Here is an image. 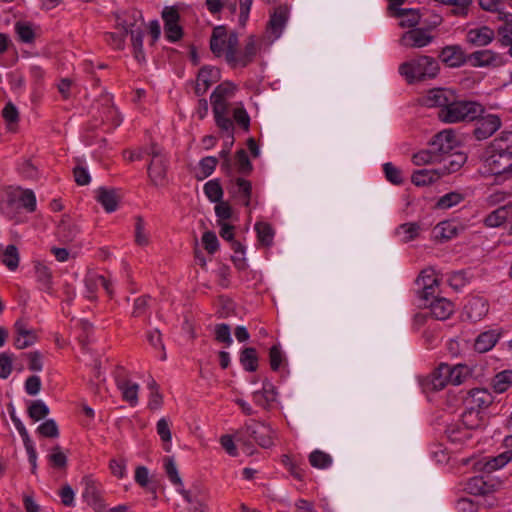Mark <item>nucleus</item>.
Masks as SVG:
<instances>
[{
    "mask_svg": "<svg viewBox=\"0 0 512 512\" xmlns=\"http://www.w3.org/2000/svg\"><path fill=\"white\" fill-rule=\"evenodd\" d=\"M440 58L449 67H460L465 64L466 56L460 46H446L440 53Z\"/></svg>",
    "mask_w": 512,
    "mask_h": 512,
    "instance_id": "25",
    "label": "nucleus"
},
{
    "mask_svg": "<svg viewBox=\"0 0 512 512\" xmlns=\"http://www.w3.org/2000/svg\"><path fill=\"white\" fill-rule=\"evenodd\" d=\"M412 161L415 165L421 166L441 161L435 154L433 149L430 147L427 150H421L415 153L412 157Z\"/></svg>",
    "mask_w": 512,
    "mask_h": 512,
    "instance_id": "58",
    "label": "nucleus"
},
{
    "mask_svg": "<svg viewBox=\"0 0 512 512\" xmlns=\"http://www.w3.org/2000/svg\"><path fill=\"white\" fill-rule=\"evenodd\" d=\"M439 70L436 59L421 55L400 64L398 71L405 80L412 84L425 78H433Z\"/></svg>",
    "mask_w": 512,
    "mask_h": 512,
    "instance_id": "4",
    "label": "nucleus"
},
{
    "mask_svg": "<svg viewBox=\"0 0 512 512\" xmlns=\"http://www.w3.org/2000/svg\"><path fill=\"white\" fill-rule=\"evenodd\" d=\"M37 433L46 438H57L59 436V429L54 419H47L37 428Z\"/></svg>",
    "mask_w": 512,
    "mask_h": 512,
    "instance_id": "62",
    "label": "nucleus"
},
{
    "mask_svg": "<svg viewBox=\"0 0 512 512\" xmlns=\"http://www.w3.org/2000/svg\"><path fill=\"white\" fill-rule=\"evenodd\" d=\"M396 17L400 18L399 25L402 28L414 29L420 22V14L416 9H397Z\"/></svg>",
    "mask_w": 512,
    "mask_h": 512,
    "instance_id": "36",
    "label": "nucleus"
},
{
    "mask_svg": "<svg viewBox=\"0 0 512 512\" xmlns=\"http://www.w3.org/2000/svg\"><path fill=\"white\" fill-rule=\"evenodd\" d=\"M433 41L427 29L414 28L406 31L400 38V45L407 48H422Z\"/></svg>",
    "mask_w": 512,
    "mask_h": 512,
    "instance_id": "14",
    "label": "nucleus"
},
{
    "mask_svg": "<svg viewBox=\"0 0 512 512\" xmlns=\"http://www.w3.org/2000/svg\"><path fill=\"white\" fill-rule=\"evenodd\" d=\"M459 142L452 129H445L437 133L429 145L441 160V157L448 155L455 148H457Z\"/></svg>",
    "mask_w": 512,
    "mask_h": 512,
    "instance_id": "9",
    "label": "nucleus"
},
{
    "mask_svg": "<svg viewBox=\"0 0 512 512\" xmlns=\"http://www.w3.org/2000/svg\"><path fill=\"white\" fill-rule=\"evenodd\" d=\"M332 457L321 450H314L309 455V463L312 467L317 469H327L332 465Z\"/></svg>",
    "mask_w": 512,
    "mask_h": 512,
    "instance_id": "45",
    "label": "nucleus"
},
{
    "mask_svg": "<svg viewBox=\"0 0 512 512\" xmlns=\"http://www.w3.org/2000/svg\"><path fill=\"white\" fill-rule=\"evenodd\" d=\"M493 402V396L486 389H472L465 398V407L471 410L481 411L488 408Z\"/></svg>",
    "mask_w": 512,
    "mask_h": 512,
    "instance_id": "18",
    "label": "nucleus"
},
{
    "mask_svg": "<svg viewBox=\"0 0 512 512\" xmlns=\"http://www.w3.org/2000/svg\"><path fill=\"white\" fill-rule=\"evenodd\" d=\"M488 313V303L484 298L472 297L465 304L463 315L468 320H482Z\"/></svg>",
    "mask_w": 512,
    "mask_h": 512,
    "instance_id": "20",
    "label": "nucleus"
},
{
    "mask_svg": "<svg viewBox=\"0 0 512 512\" xmlns=\"http://www.w3.org/2000/svg\"><path fill=\"white\" fill-rule=\"evenodd\" d=\"M463 200V194L459 192H449L438 199L436 206L439 209H449L461 203Z\"/></svg>",
    "mask_w": 512,
    "mask_h": 512,
    "instance_id": "57",
    "label": "nucleus"
},
{
    "mask_svg": "<svg viewBox=\"0 0 512 512\" xmlns=\"http://www.w3.org/2000/svg\"><path fill=\"white\" fill-rule=\"evenodd\" d=\"M118 388L122 392L123 400L128 402L131 406H135L138 403V389L137 383L130 380H122L118 382Z\"/></svg>",
    "mask_w": 512,
    "mask_h": 512,
    "instance_id": "38",
    "label": "nucleus"
},
{
    "mask_svg": "<svg viewBox=\"0 0 512 512\" xmlns=\"http://www.w3.org/2000/svg\"><path fill=\"white\" fill-rule=\"evenodd\" d=\"M466 160L467 156L462 152L449 153L446 157H441V161H444L443 167L448 174L457 172Z\"/></svg>",
    "mask_w": 512,
    "mask_h": 512,
    "instance_id": "41",
    "label": "nucleus"
},
{
    "mask_svg": "<svg viewBox=\"0 0 512 512\" xmlns=\"http://www.w3.org/2000/svg\"><path fill=\"white\" fill-rule=\"evenodd\" d=\"M483 167L494 176V183L502 185L512 180V151H493L487 147L483 158Z\"/></svg>",
    "mask_w": 512,
    "mask_h": 512,
    "instance_id": "3",
    "label": "nucleus"
},
{
    "mask_svg": "<svg viewBox=\"0 0 512 512\" xmlns=\"http://www.w3.org/2000/svg\"><path fill=\"white\" fill-rule=\"evenodd\" d=\"M2 263L10 270L15 271L19 266V252L14 244L8 245L2 252Z\"/></svg>",
    "mask_w": 512,
    "mask_h": 512,
    "instance_id": "43",
    "label": "nucleus"
},
{
    "mask_svg": "<svg viewBox=\"0 0 512 512\" xmlns=\"http://www.w3.org/2000/svg\"><path fill=\"white\" fill-rule=\"evenodd\" d=\"M151 302L152 299L149 296H141L135 299L132 316L135 318L150 317L151 315L147 314V310L149 309Z\"/></svg>",
    "mask_w": 512,
    "mask_h": 512,
    "instance_id": "59",
    "label": "nucleus"
},
{
    "mask_svg": "<svg viewBox=\"0 0 512 512\" xmlns=\"http://www.w3.org/2000/svg\"><path fill=\"white\" fill-rule=\"evenodd\" d=\"M235 165L238 173L249 175L253 170V165L244 149H240L235 155Z\"/></svg>",
    "mask_w": 512,
    "mask_h": 512,
    "instance_id": "53",
    "label": "nucleus"
},
{
    "mask_svg": "<svg viewBox=\"0 0 512 512\" xmlns=\"http://www.w3.org/2000/svg\"><path fill=\"white\" fill-rule=\"evenodd\" d=\"M274 431L270 425L251 420L236 434V440L248 446L247 452L251 453L250 440L255 441L260 447L268 449L274 445Z\"/></svg>",
    "mask_w": 512,
    "mask_h": 512,
    "instance_id": "5",
    "label": "nucleus"
},
{
    "mask_svg": "<svg viewBox=\"0 0 512 512\" xmlns=\"http://www.w3.org/2000/svg\"><path fill=\"white\" fill-rule=\"evenodd\" d=\"M470 431L480 428L483 425L484 417L481 411L471 410L465 407L460 421Z\"/></svg>",
    "mask_w": 512,
    "mask_h": 512,
    "instance_id": "37",
    "label": "nucleus"
},
{
    "mask_svg": "<svg viewBox=\"0 0 512 512\" xmlns=\"http://www.w3.org/2000/svg\"><path fill=\"white\" fill-rule=\"evenodd\" d=\"M204 193L212 203H218L223 198V189L218 179L209 180L204 185Z\"/></svg>",
    "mask_w": 512,
    "mask_h": 512,
    "instance_id": "47",
    "label": "nucleus"
},
{
    "mask_svg": "<svg viewBox=\"0 0 512 512\" xmlns=\"http://www.w3.org/2000/svg\"><path fill=\"white\" fill-rule=\"evenodd\" d=\"M493 151H512V131H502L489 145Z\"/></svg>",
    "mask_w": 512,
    "mask_h": 512,
    "instance_id": "50",
    "label": "nucleus"
},
{
    "mask_svg": "<svg viewBox=\"0 0 512 512\" xmlns=\"http://www.w3.org/2000/svg\"><path fill=\"white\" fill-rule=\"evenodd\" d=\"M257 53V45L255 38L253 36H250L244 46L243 51L238 52V49L236 48L235 51V61L229 62V65L232 67L241 66L245 67L247 66L255 57Z\"/></svg>",
    "mask_w": 512,
    "mask_h": 512,
    "instance_id": "24",
    "label": "nucleus"
},
{
    "mask_svg": "<svg viewBox=\"0 0 512 512\" xmlns=\"http://www.w3.org/2000/svg\"><path fill=\"white\" fill-rule=\"evenodd\" d=\"M285 361L284 354L280 345L275 344L269 350V363L273 371H278L282 363Z\"/></svg>",
    "mask_w": 512,
    "mask_h": 512,
    "instance_id": "64",
    "label": "nucleus"
},
{
    "mask_svg": "<svg viewBox=\"0 0 512 512\" xmlns=\"http://www.w3.org/2000/svg\"><path fill=\"white\" fill-rule=\"evenodd\" d=\"M97 201L108 213L114 212L118 206V197L115 191L103 187L99 188L98 190Z\"/></svg>",
    "mask_w": 512,
    "mask_h": 512,
    "instance_id": "35",
    "label": "nucleus"
},
{
    "mask_svg": "<svg viewBox=\"0 0 512 512\" xmlns=\"http://www.w3.org/2000/svg\"><path fill=\"white\" fill-rule=\"evenodd\" d=\"M494 38V31L487 26L472 28L468 30L466 34L467 42L474 46H486L490 44Z\"/></svg>",
    "mask_w": 512,
    "mask_h": 512,
    "instance_id": "23",
    "label": "nucleus"
},
{
    "mask_svg": "<svg viewBox=\"0 0 512 512\" xmlns=\"http://www.w3.org/2000/svg\"><path fill=\"white\" fill-rule=\"evenodd\" d=\"M168 158L151 159L148 165V176L155 186H164L167 183Z\"/></svg>",
    "mask_w": 512,
    "mask_h": 512,
    "instance_id": "19",
    "label": "nucleus"
},
{
    "mask_svg": "<svg viewBox=\"0 0 512 512\" xmlns=\"http://www.w3.org/2000/svg\"><path fill=\"white\" fill-rule=\"evenodd\" d=\"M239 39L236 33L228 34L223 26L213 29L210 38V50L216 57L225 56L226 62L235 61V51L238 48Z\"/></svg>",
    "mask_w": 512,
    "mask_h": 512,
    "instance_id": "6",
    "label": "nucleus"
},
{
    "mask_svg": "<svg viewBox=\"0 0 512 512\" xmlns=\"http://www.w3.org/2000/svg\"><path fill=\"white\" fill-rule=\"evenodd\" d=\"M216 313L219 318H243L241 309H236L234 301L224 296L219 297L216 302Z\"/></svg>",
    "mask_w": 512,
    "mask_h": 512,
    "instance_id": "28",
    "label": "nucleus"
},
{
    "mask_svg": "<svg viewBox=\"0 0 512 512\" xmlns=\"http://www.w3.org/2000/svg\"><path fill=\"white\" fill-rule=\"evenodd\" d=\"M455 370L448 364H440L437 369L433 371L429 380L425 384L426 388L432 391H440L449 383L460 384L461 379Z\"/></svg>",
    "mask_w": 512,
    "mask_h": 512,
    "instance_id": "8",
    "label": "nucleus"
},
{
    "mask_svg": "<svg viewBox=\"0 0 512 512\" xmlns=\"http://www.w3.org/2000/svg\"><path fill=\"white\" fill-rule=\"evenodd\" d=\"M240 363L248 372H255L258 368V355L253 347H247L241 351Z\"/></svg>",
    "mask_w": 512,
    "mask_h": 512,
    "instance_id": "42",
    "label": "nucleus"
},
{
    "mask_svg": "<svg viewBox=\"0 0 512 512\" xmlns=\"http://www.w3.org/2000/svg\"><path fill=\"white\" fill-rule=\"evenodd\" d=\"M420 231V226L417 223H404L401 224L397 229L396 233L401 237L403 242H409L415 239Z\"/></svg>",
    "mask_w": 512,
    "mask_h": 512,
    "instance_id": "52",
    "label": "nucleus"
},
{
    "mask_svg": "<svg viewBox=\"0 0 512 512\" xmlns=\"http://www.w3.org/2000/svg\"><path fill=\"white\" fill-rule=\"evenodd\" d=\"M429 313L434 317V320H448L455 311L453 302L444 297H438L432 300L427 307ZM428 312L421 314L423 319L427 318Z\"/></svg>",
    "mask_w": 512,
    "mask_h": 512,
    "instance_id": "15",
    "label": "nucleus"
},
{
    "mask_svg": "<svg viewBox=\"0 0 512 512\" xmlns=\"http://www.w3.org/2000/svg\"><path fill=\"white\" fill-rule=\"evenodd\" d=\"M164 21V33L169 42H177L183 36V29L179 25L180 15L176 8L165 7L162 12Z\"/></svg>",
    "mask_w": 512,
    "mask_h": 512,
    "instance_id": "11",
    "label": "nucleus"
},
{
    "mask_svg": "<svg viewBox=\"0 0 512 512\" xmlns=\"http://www.w3.org/2000/svg\"><path fill=\"white\" fill-rule=\"evenodd\" d=\"M15 32L20 41L24 43H32L35 38V33L32 26L26 22H17L15 24Z\"/></svg>",
    "mask_w": 512,
    "mask_h": 512,
    "instance_id": "61",
    "label": "nucleus"
},
{
    "mask_svg": "<svg viewBox=\"0 0 512 512\" xmlns=\"http://www.w3.org/2000/svg\"><path fill=\"white\" fill-rule=\"evenodd\" d=\"M236 91L237 86L234 83L225 81L220 83L210 96L215 124L221 131L231 132L233 121L245 131L249 130L250 116L244 105L230 102Z\"/></svg>",
    "mask_w": 512,
    "mask_h": 512,
    "instance_id": "1",
    "label": "nucleus"
},
{
    "mask_svg": "<svg viewBox=\"0 0 512 512\" xmlns=\"http://www.w3.org/2000/svg\"><path fill=\"white\" fill-rule=\"evenodd\" d=\"M131 36V42L134 52V57L138 62L145 61V53L143 49V37H144V29L143 27H136L132 29V32L129 33Z\"/></svg>",
    "mask_w": 512,
    "mask_h": 512,
    "instance_id": "39",
    "label": "nucleus"
},
{
    "mask_svg": "<svg viewBox=\"0 0 512 512\" xmlns=\"http://www.w3.org/2000/svg\"><path fill=\"white\" fill-rule=\"evenodd\" d=\"M49 412V407L42 400L31 401L27 409L28 416L35 422L46 418Z\"/></svg>",
    "mask_w": 512,
    "mask_h": 512,
    "instance_id": "46",
    "label": "nucleus"
},
{
    "mask_svg": "<svg viewBox=\"0 0 512 512\" xmlns=\"http://www.w3.org/2000/svg\"><path fill=\"white\" fill-rule=\"evenodd\" d=\"M118 25L122 26L123 31L127 34L136 27H143L142 13L135 9L126 12L123 18H118Z\"/></svg>",
    "mask_w": 512,
    "mask_h": 512,
    "instance_id": "32",
    "label": "nucleus"
},
{
    "mask_svg": "<svg viewBox=\"0 0 512 512\" xmlns=\"http://www.w3.org/2000/svg\"><path fill=\"white\" fill-rule=\"evenodd\" d=\"M485 108L482 104L471 100H458L456 95L448 107L439 110L438 116L445 123L473 122L478 119Z\"/></svg>",
    "mask_w": 512,
    "mask_h": 512,
    "instance_id": "2",
    "label": "nucleus"
},
{
    "mask_svg": "<svg viewBox=\"0 0 512 512\" xmlns=\"http://www.w3.org/2000/svg\"><path fill=\"white\" fill-rule=\"evenodd\" d=\"M288 20V8L280 6L271 15L269 27L276 38L280 37Z\"/></svg>",
    "mask_w": 512,
    "mask_h": 512,
    "instance_id": "30",
    "label": "nucleus"
},
{
    "mask_svg": "<svg viewBox=\"0 0 512 512\" xmlns=\"http://www.w3.org/2000/svg\"><path fill=\"white\" fill-rule=\"evenodd\" d=\"M454 95L455 94L448 89H430L424 96H422L421 104L429 108L437 107L440 108V110H443L448 107L451 101H453Z\"/></svg>",
    "mask_w": 512,
    "mask_h": 512,
    "instance_id": "12",
    "label": "nucleus"
},
{
    "mask_svg": "<svg viewBox=\"0 0 512 512\" xmlns=\"http://www.w3.org/2000/svg\"><path fill=\"white\" fill-rule=\"evenodd\" d=\"M220 79V71L211 66L202 67L196 78L195 94L197 96L204 95L208 89Z\"/></svg>",
    "mask_w": 512,
    "mask_h": 512,
    "instance_id": "16",
    "label": "nucleus"
},
{
    "mask_svg": "<svg viewBox=\"0 0 512 512\" xmlns=\"http://www.w3.org/2000/svg\"><path fill=\"white\" fill-rule=\"evenodd\" d=\"M440 178V174L434 169H420L414 171L411 181L416 186H427L436 182Z\"/></svg>",
    "mask_w": 512,
    "mask_h": 512,
    "instance_id": "34",
    "label": "nucleus"
},
{
    "mask_svg": "<svg viewBox=\"0 0 512 512\" xmlns=\"http://www.w3.org/2000/svg\"><path fill=\"white\" fill-rule=\"evenodd\" d=\"M164 468L170 482L176 487H182L183 482L179 476L177 466L172 457H166L164 459Z\"/></svg>",
    "mask_w": 512,
    "mask_h": 512,
    "instance_id": "54",
    "label": "nucleus"
},
{
    "mask_svg": "<svg viewBox=\"0 0 512 512\" xmlns=\"http://www.w3.org/2000/svg\"><path fill=\"white\" fill-rule=\"evenodd\" d=\"M86 297L90 300L96 298V292L100 288V284L104 283V276L99 274H89L85 280Z\"/></svg>",
    "mask_w": 512,
    "mask_h": 512,
    "instance_id": "48",
    "label": "nucleus"
},
{
    "mask_svg": "<svg viewBox=\"0 0 512 512\" xmlns=\"http://www.w3.org/2000/svg\"><path fill=\"white\" fill-rule=\"evenodd\" d=\"M17 336L14 339V345L17 349H24L33 345L36 341L34 331L23 327L22 322H16Z\"/></svg>",
    "mask_w": 512,
    "mask_h": 512,
    "instance_id": "33",
    "label": "nucleus"
},
{
    "mask_svg": "<svg viewBox=\"0 0 512 512\" xmlns=\"http://www.w3.org/2000/svg\"><path fill=\"white\" fill-rule=\"evenodd\" d=\"M445 433L449 441L455 444H463L472 437L471 431L460 421L447 426Z\"/></svg>",
    "mask_w": 512,
    "mask_h": 512,
    "instance_id": "27",
    "label": "nucleus"
},
{
    "mask_svg": "<svg viewBox=\"0 0 512 512\" xmlns=\"http://www.w3.org/2000/svg\"><path fill=\"white\" fill-rule=\"evenodd\" d=\"M512 384V371L505 370L495 375L492 381L493 388L498 393L505 392Z\"/></svg>",
    "mask_w": 512,
    "mask_h": 512,
    "instance_id": "51",
    "label": "nucleus"
},
{
    "mask_svg": "<svg viewBox=\"0 0 512 512\" xmlns=\"http://www.w3.org/2000/svg\"><path fill=\"white\" fill-rule=\"evenodd\" d=\"M229 194L248 207L252 196V183L242 177H233L227 187Z\"/></svg>",
    "mask_w": 512,
    "mask_h": 512,
    "instance_id": "13",
    "label": "nucleus"
},
{
    "mask_svg": "<svg viewBox=\"0 0 512 512\" xmlns=\"http://www.w3.org/2000/svg\"><path fill=\"white\" fill-rule=\"evenodd\" d=\"M34 277L39 290L49 294L52 293L53 275L51 269L47 265L41 262H36L34 264Z\"/></svg>",
    "mask_w": 512,
    "mask_h": 512,
    "instance_id": "22",
    "label": "nucleus"
},
{
    "mask_svg": "<svg viewBox=\"0 0 512 512\" xmlns=\"http://www.w3.org/2000/svg\"><path fill=\"white\" fill-rule=\"evenodd\" d=\"M512 460V449L506 450L499 455L487 461L485 467L488 471H493L504 467Z\"/></svg>",
    "mask_w": 512,
    "mask_h": 512,
    "instance_id": "55",
    "label": "nucleus"
},
{
    "mask_svg": "<svg viewBox=\"0 0 512 512\" xmlns=\"http://www.w3.org/2000/svg\"><path fill=\"white\" fill-rule=\"evenodd\" d=\"M277 395L278 392L274 384L268 379H265L262 384V389L255 391L252 394V399L257 406L269 410L276 402Z\"/></svg>",
    "mask_w": 512,
    "mask_h": 512,
    "instance_id": "17",
    "label": "nucleus"
},
{
    "mask_svg": "<svg viewBox=\"0 0 512 512\" xmlns=\"http://www.w3.org/2000/svg\"><path fill=\"white\" fill-rule=\"evenodd\" d=\"M469 59L473 66L485 67L494 65L498 59V56L491 50H480L472 53Z\"/></svg>",
    "mask_w": 512,
    "mask_h": 512,
    "instance_id": "40",
    "label": "nucleus"
},
{
    "mask_svg": "<svg viewBox=\"0 0 512 512\" xmlns=\"http://www.w3.org/2000/svg\"><path fill=\"white\" fill-rule=\"evenodd\" d=\"M470 282L468 273L464 270L455 271L448 277V284L455 291L462 290Z\"/></svg>",
    "mask_w": 512,
    "mask_h": 512,
    "instance_id": "56",
    "label": "nucleus"
},
{
    "mask_svg": "<svg viewBox=\"0 0 512 512\" xmlns=\"http://www.w3.org/2000/svg\"><path fill=\"white\" fill-rule=\"evenodd\" d=\"M156 430H157V433H158L160 439L164 443V449L166 451H169L170 448H169L168 444L171 442L172 435H171V430H170V425H169L168 420L166 418L159 419L156 424Z\"/></svg>",
    "mask_w": 512,
    "mask_h": 512,
    "instance_id": "60",
    "label": "nucleus"
},
{
    "mask_svg": "<svg viewBox=\"0 0 512 512\" xmlns=\"http://www.w3.org/2000/svg\"><path fill=\"white\" fill-rule=\"evenodd\" d=\"M255 231L257 233L258 240L262 245L266 247L272 245L275 232L269 223L257 222L255 224Z\"/></svg>",
    "mask_w": 512,
    "mask_h": 512,
    "instance_id": "44",
    "label": "nucleus"
},
{
    "mask_svg": "<svg viewBox=\"0 0 512 512\" xmlns=\"http://www.w3.org/2000/svg\"><path fill=\"white\" fill-rule=\"evenodd\" d=\"M476 125L473 130V135L478 141L486 140L490 138L495 132H497L502 126V120L500 116L496 114L484 113L475 120Z\"/></svg>",
    "mask_w": 512,
    "mask_h": 512,
    "instance_id": "10",
    "label": "nucleus"
},
{
    "mask_svg": "<svg viewBox=\"0 0 512 512\" xmlns=\"http://www.w3.org/2000/svg\"><path fill=\"white\" fill-rule=\"evenodd\" d=\"M435 230L437 232L436 237L441 240H449L457 235V227L448 221L439 223Z\"/></svg>",
    "mask_w": 512,
    "mask_h": 512,
    "instance_id": "63",
    "label": "nucleus"
},
{
    "mask_svg": "<svg viewBox=\"0 0 512 512\" xmlns=\"http://www.w3.org/2000/svg\"><path fill=\"white\" fill-rule=\"evenodd\" d=\"M9 199L11 202L19 203L29 213L36 210V196L31 189L17 187L9 193Z\"/></svg>",
    "mask_w": 512,
    "mask_h": 512,
    "instance_id": "21",
    "label": "nucleus"
},
{
    "mask_svg": "<svg viewBox=\"0 0 512 512\" xmlns=\"http://www.w3.org/2000/svg\"><path fill=\"white\" fill-rule=\"evenodd\" d=\"M499 19L503 21L497 30L499 41L502 46L509 47L512 45V14L500 13Z\"/></svg>",
    "mask_w": 512,
    "mask_h": 512,
    "instance_id": "31",
    "label": "nucleus"
},
{
    "mask_svg": "<svg viewBox=\"0 0 512 512\" xmlns=\"http://www.w3.org/2000/svg\"><path fill=\"white\" fill-rule=\"evenodd\" d=\"M506 219L507 209L502 206L489 213L484 219V224L487 227L496 228L504 224Z\"/></svg>",
    "mask_w": 512,
    "mask_h": 512,
    "instance_id": "49",
    "label": "nucleus"
},
{
    "mask_svg": "<svg viewBox=\"0 0 512 512\" xmlns=\"http://www.w3.org/2000/svg\"><path fill=\"white\" fill-rule=\"evenodd\" d=\"M500 336L501 331L499 329H492L482 332L481 334L478 335V337L475 340V350L480 353H485L491 350L498 342Z\"/></svg>",
    "mask_w": 512,
    "mask_h": 512,
    "instance_id": "26",
    "label": "nucleus"
},
{
    "mask_svg": "<svg viewBox=\"0 0 512 512\" xmlns=\"http://www.w3.org/2000/svg\"><path fill=\"white\" fill-rule=\"evenodd\" d=\"M83 485L82 498L94 512H106L107 507L103 498L102 484L91 476H85L82 479Z\"/></svg>",
    "mask_w": 512,
    "mask_h": 512,
    "instance_id": "7",
    "label": "nucleus"
},
{
    "mask_svg": "<svg viewBox=\"0 0 512 512\" xmlns=\"http://www.w3.org/2000/svg\"><path fill=\"white\" fill-rule=\"evenodd\" d=\"M494 485L485 481L483 476H474L468 479L465 490L472 495H486L491 493Z\"/></svg>",
    "mask_w": 512,
    "mask_h": 512,
    "instance_id": "29",
    "label": "nucleus"
}]
</instances>
